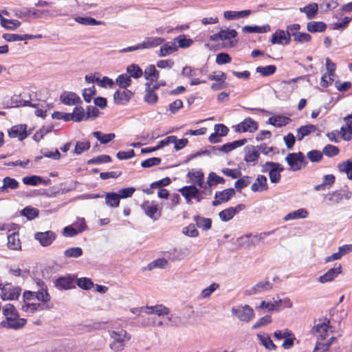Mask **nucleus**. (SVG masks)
<instances>
[{
  "instance_id": "obj_17",
  "label": "nucleus",
  "mask_w": 352,
  "mask_h": 352,
  "mask_svg": "<svg viewBox=\"0 0 352 352\" xmlns=\"http://www.w3.org/2000/svg\"><path fill=\"white\" fill-rule=\"evenodd\" d=\"M34 238L39 241L42 246H48L55 240L56 234L52 231L36 232Z\"/></svg>"
},
{
  "instance_id": "obj_56",
  "label": "nucleus",
  "mask_w": 352,
  "mask_h": 352,
  "mask_svg": "<svg viewBox=\"0 0 352 352\" xmlns=\"http://www.w3.org/2000/svg\"><path fill=\"white\" fill-rule=\"evenodd\" d=\"M64 255L67 258H78L82 255V250L81 248H70L64 252Z\"/></svg>"
},
{
  "instance_id": "obj_6",
  "label": "nucleus",
  "mask_w": 352,
  "mask_h": 352,
  "mask_svg": "<svg viewBox=\"0 0 352 352\" xmlns=\"http://www.w3.org/2000/svg\"><path fill=\"white\" fill-rule=\"evenodd\" d=\"M237 133H254L258 129V124L251 118H246L242 122L234 126Z\"/></svg>"
},
{
  "instance_id": "obj_54",
  "label": "nucleus",
  "mask_w": 352,
  "mask_h": 352,
  "mask_svg": "<svg viewBox=\"0 0 352 352\" xmlns=\"http://www.w3.org/2000/svg\"><path fill=\"white\" fill-rule=\"evenodd\" d=\"M292 36L295 42L300 44L309 43L311 40V35L306 32L293 33Z\"/></svg>"
},
{
  "instance_id": "obj_11",
  "label": "nucleus",
  "mask_w": 352,
  "mask_h": 352,
  "mask_svg": "<svg viewBox=\"0 0 352 352\" xmlns=\"http://www.w3.org/2000/svg\"><path fill=\"white\" fill-rule=\"evenodd\" d=\"M245 208V206L243 204H240L235 207H230L221 211L219 213V217L222 221L226 222L231 220L236 214L243 210Z\"/></svg>"
},
{
  "instance_id": "obj_21",
  "label": "nucleus",
  "mask_w": 352,
  "mask_h": 352,
  "mask_svg": "<svg viewBox=\"0 0 352 352\" xmlns=\"http://www.w3.org/2000/svg\"><path fill=\"white\" fill-rule=\"evenodd\" d=\"M132 96L133 93L130 90L126 89V88L122 91L118 90L113 94L114 102L116 104H121L124 102H127L130 100Z\"/></svg>"
},
{
  "instance_id": "obj_8",
  "label": "nucleus",
  "mask_w": 352,
  "mask_h": 352,
  "mask_svg": "<svg viewBox=\"0 0 352 352\" xmlns=\"http://www.w3.org/2000/svg\"><path fill=\"white\" fill-rule=\"evenodd\" d=\"M285 161L289 165V170L296 171L305 166L307 162L305 155H287Z\"/></svg>"
},
{
  "instance_id": "obj_60",
  "label": "nucleus",
  "mask_w": 352,
  "mask_h": 352,
  "mask_svg": "<svg viewBox=\"0 0 352 352\" xmlns=\"http://www.w3.org/2000/svg\"><path fill=\"white\" fill-rule=\"evenodd\" d=\"M283 38H285V31L284 30H277L276 31L272 36L271 43L272 44H283Z\"/></svg>"
},
{
  "instance_id": "obj_33",
  "label": "nucleus",
  "mask_w": 352,
  "mask_h": 352,
  "mask_svg": "<svg viewBox=\"0 0 352 352\" xmlns=\"http://www.w3.org/2000/svg\"><path fill=\"white\" fill-rule=\"evenodd\" d=\"M146 94L144 96V100L148 104H155L157 102L158 97L155 93V91L151 89V82H146Z\"/></svg>"
},
{
  "instance_id": "obj_9",
  "label": "nucleus",
  "mask_w": 352,
  "mask_h": 352,
  "mask_svg": "<svg viewBox=\"0 0 352 352\" xmlns=\"http://www.w3.org/2000/svg\"><path fill=\"white\" fill-rule=\"evenodd\" d=\"M276 148L268 146L265 144H261L259 146L247 145L244 148L245 154H268L272 152L273 154L278 153Z\"/></svg>"
},
{
  "instance_id": "obj_2",
  "label": "nucleus",
  "mask_w": 352,
  "mask_h": 352,
  "mask_svg": "<svg viewBox=\"0 0 352 352\" xmlns=\"http://www.w3.org/2000/svg\"><path fill=\"white\" fill-rule=\"evenodd\" d=\"M188 142V140L187 138H182L178 140L176 136L170 135L160 141L155 146H146L142 148L141 147L142 144L140 142L133 143V146L135 148H140V153L144 154L154 152L160 148L168 146L170 144H173L175 149L177 151L184 148Z\"/></svg>"
},
{
  "instance_id": "obj_34",
  "label": "nucleus",
  "mask_w": 352,
  "mask_h": 352,
  "mask_svg": "<svg viewBox=\"0 0 352 352\" xmlns=\"http://www.w3.org/2000/svg\"><path fill=\"white\" fill-rule=\"evenodd\" d=\"M225 180L223 177L218 176L214 173H210L208 177L207 184H206L207 186V190H208L209 194L212 193V190L210 187L217 184H223Z\"/></svg>"
},
{
  "instance_id": "obj_14",
  "label": "nucleus",
  "mask_w": 352,
  "mask_h": 352,
  "mask_svg": "<svg viewBox=\"0 0 352 352\" xmlns=\"http://www.w3.org/2000/svg\"><path fill=\"white\" fill-rule=\"evenodd\" d=\"M342 270L341 265L336 264L333 268L329 269L325 274L319 277V282L325 283L333 280L336 277L342 273Z\"/></svg>"
},
{
  "instance_id": "obj_57",
  "label": "nucleus",
  "mask_w": 352,
  "mask_h": 352,
  "mask_svg": "<svg viewBox=\"0 0 352 352\" xmlns=\"http://www.w3.org/2000/svg\"><path fill=\"white\" fill-rule=\"evenodd\" d=\"M23 182L29 186H36L41 184L43 178L37 175H32L30 177H25L22 179Z\"/></svg>"
},
{
  "instance_id": "obj_59",
  "label": "nucleus",
  "mask_w": 352,
  "mask_h": 352,
  "mask_svg": "<svg viewBox=\"0 0 352 352\" xmlns=\"http://www.w3.org/2000/svg\"><path fill=\"white\" fill-rule=\"evenodd\" d=\"M175 41L178 43L179 47L181 48H187L192 44V40L187 38L184 34L179 35L175 38Z\"/></svg>"
},
{
  "instance_id": "obj_36",
  "label": "nucleus",
  "mask_w": 352,
  "mask_h": 352,
  "mask_svg": "<svg viewBox=\"0 0 352 352\" xmlns=\"http://www.w3.org/2000/svg\"><path fill=\"white\" fill-rule=\"evenodd\" d=\"M178 47L173 43H166L161 46L159 56L164 57L173 54L176 52Z\"/></svg>"
},
{
  "instance_id": "obj_62",
  "label": "nucleus",
  "mask_w": 352,
  "mask_h": 352,
  "mask_svg": "<svg viewBox=\"0 0 352 352\" xmlns=\"http://www.w3.org/2000/svg\"><path fill=\"white\" fill-rule=\"evenodd\" d=\"M219 35L221 36V41L230 40L237 36V32L234 29L221 30L219 32Z\"/></svg>"
},
{
  "instance_id": "obj_39",
  "label": "nucleus",
  "mask_w": 352,
  "mask_h": 352,
  "mask_svg": "<svg viewBox=\"0 0 352 352\" xmlns=\"http://www.w3.org/2000/svg\"><path fill=\"white\" fill-rule=\"evenodd\" d=\"M93 136L96 138L101 144H107L115 138L116 135L113 133H103L101 131H94Z\"/></svg>"
},
{
  "instance_id": "obj_31",
  "label": "nucleus",
  "mask_w": 352,
  "mask_h": 352,
  "mask_svg": "<svg viewBox=\"0 0 352 352\" xmlns=\"http://www.w3.org/2000/svg\"><path fill=\"white\" fill-rule=\"evenodd\" d=\"M349 199L350 196L345 195L342 191H334L327 195L326 197L331 204H336L340 203L343 198Z\"/></svg>"
},
{
  "instance_id": "obj_50",
  "label": "nucleus",
  "mask_w": 352,
  "mask_h": 352,
  "mask_svg": "<svg viewBox=\"0 0 352 352\" xmlns=\"http://www.w3.org/2000/svg\"><path fill=\"white\" fill-rule=\"evenodd\" d=\"M116 83L121 88L126 89L131 84V79L126 74L119 75L116 79Z\"/></svg>"
},
{
  "instance_id": "obj_29",
  "label": "nucleus",
  "mask_w": 352,
  "mask_h": 352,
  "mask_svg": "<svg viewBox=\"0 0 352 352\" xmlns=\"http://www.w3.org/2000/svg\"><path fill=\"white\" fill-rule=\"evenodd\" d=\"M144 74L145 79L151 82L157 81L160 77V72L153 65H148L145 69Z\"/></svg>"
},
{
  "instance_id": "obj_47",
  "label": "nucleus",
  "mask_w": 352,
  "mask_h": 352,
  "mask_svg": "<svg viewBox=\"0 0 352 352\" xmlns=\"http://www.w3.org/2000/svg\"><path fill=\"white\" fill-rule=\"evenodd\" d=\"M1 25L7 30H15L21 25V22L18 20L7 19L1 17Z\"/></svg>"
},
{
  "instance_id": "obj_5",
  "label": "nucleus",
  "mask_w": 352,
  "mask_h": 352,
  "mask_svg": "<svg viewBox=\"0 0 352 352\" xmlns=\"http://www.w3.org/2000/svg\"><path fill=\"white\" fill-rule=\"evenodd\" d=\"M329 327V320L328 319L320 318L315 321L311 331L318 339L323 340L328 336Z\"/></svg>"
},
{
  "instance_id": "obj_61",
  "label": "nucleus",
  "mask_w": 352,
  "mask_h": 352,
  "mask_svg": "<svg viewBox=\"0 0 352 352\" xmlns=\"http://www.w3.org/2000/svg\"><path fill=\"white\" fill-rule=\"evenodd\" d=\"M14 15L20 19L26 20L27 18L31 16V9L28 8L14 9Z\"/></svg>"
},
{
  "instance_id": "obj_3",
  "label": "nucleus",
  "mask_w": 352,
  "mask_h": 352,
  "mask_svg": "<svg viewBox=\"0 0 352 352\" xmlns=\"http://www.w3.org/2000/svg\"><path fill=\"white\" fill-rule=\"evenodd\" d=\"M247 142V139H241L228 142L223 145H208L204 148L197 151L195 154H217L219 153H228L238 147L243 146Z\"/></svg>"
},
{
  "instance_id": "obj_1",
  "label": "nucleus",
  "mask_w": 352,
  "mask_h": 352,
  "mask_svg": "<svg viewBox=\"0 0 352 352\" xmlns=\"http://www.w3.org/2000/svg\"><path fill=\"white\" fill-rule=\"evenodd\" d=\"M2 313L5 320L1 322L0 325L3 328L19 329L26 324V320L19 318L18 311L12 304L8 303L3 306Z\"/></svg>"
},
{
  "instance_id": "obj_40",
  "label": "nucleus",
  "mask_w": 352,
  "mask_h": 352,
  "mask_svg": "<svg viewBox=\"0 0 352 352\" xmlns=\"http://www.w3.org/2000/svg\"><path fill=\"white\" fill-rule=\"evenodd\" d=\"M106 204L111 208H117L120 204L119 195L116 192L107 193L105 197Z\"/></svg>"
},
{
  "instance_id": "obj_30",
  "label": "nucleus",
  "mask_w": 352,
  "mask_h": 352,
  "mask_svg": "<svg viewBox=\"0 0 352 352\" xmlns=\"http://www.w3.org/2000/svg\"><path fill=\"white\" fill-rule=\"evenodd\" d=\"M267 189V178L263 175H258L256 182L251 186V190L254 192L263 191Z\"/></svg>"
},
{
  "instance_id": "obj_45",
  "label": "nucleus",
  "mask_w": 352,
  "mask_h": 352,
  "mask_svg": "<svg viewBox=\"0 0 352 352\" xmlns=\"http://www.w3.org/2000/svg\"><path fill=\"white\" fill-rule=\"evenodd\" d=\"M315 130L316 126L313 124H308L300 126L297 130L296 137L298 140H301L304 138V137L308 135L311 131H314Z\"/></svg>"
},
{
  "instance_id": "obj_28",
  "label": "nucleus",
  "mask_w": 352,
  "mask_h": 352,
  "mask_svg": "<svg viewBox=\"0 0 352 352\" xmlns=\"http://www.w3.org/2000/svg\"><path fill=\"white\" fill-rule=\"evenodd\" d=\"M271 30L270 25L267 24L262 26L258 25H246L243 28V31L248 33H258L263 34L270 32Z\"/></svg>"
},
{
  "instance_id": "obj_4",
  "label": "nucleus",
  "mask_w": 352,
  "mask_h": 352,
  "mask_svg": "<svg viewBox=\"0 0 352 352\" xmlns=\"http://www.w3.org/2000/svg\"><path fill=\"white\" fill-rule=\"evenodd\" d=\"M111 338L110 349L114 352H119L124 349L126 342L131 339V336L123 329H118L109 331Z\"/></svg>"
},
{
  "instance_id": "obj_49",
  "label": "nucleus",
  "mask_w": 352,
  "mask_h": 352,
  "mask_svg": "<svg viewBox=\"0 0 352 352\" xmlns=\"http://www.w3.org/2000/svg\"><path fill=\"white\" fill-rule=\"evenodd\" d=\"M76 21L80 24L85 25H98L103 23L102 21H97L94 18L89 16H78L75 19Z\"/></svg>"
},
{
  "instance_id": "obj_37",
  "label": "nucleus",
  "mask_w": 352,
  "mask_h": 352,
  "mask_svg": "<svg viewBox=\"0 0 352 352\" xmlns=\"http://www.w3.org/2000/svg\"><path fill=\"white\" fill-rule=\"evenodd\" d=\"M308 212L307 210L304 208H300L297 210L288 213L284 217L285 221L293 220V219H305L307 217Z\"/></svg>"
},
{
  "instance_id": "obj_52",
  "label": "nucleus",
  "mask_w": 352,
  "mask_h": 352,
  "mask_svg": "<svg viewBox=\"0 0 352 352\" xmlns=\"http://www.w3.org/2000/svg\"><path fill=\"white\" fill-rule=\"evenodd\" d=\"M194 219L199 228H201L204 230H208L211 228V219L208 218H203L199 216H195Z\"/></svg>"
},
{
  "instance_id": "obj_42",
  "label": "nucleus",
  "mask_w": 352,
  "mask_h": 352,
  "mask_svg": "<svg viewBox=\"0 0 352 352\" xmlns=\"http://www.w3.org/2000/svg\"><path fill=\"white\" fill-rule=\"evenodd\" d=\"M71 120L76 122H79L82 120H85L86 113H85L84 109L81 106L76 107L72 113H70Z\"/></svg>"
},
{
  "instance_id": "obj_55",
  "label": "nucleus",
  "mask_w": 352,
  "mask_h": 352,
  "mask_svg": "<svg viewBox=\"0 0 352 352\" xmlns=\"http://www.w3.org/2000/svg\"><path fill=\"white\" fill-rule=\"evenodd\" d=\"M76 284L80 288L85 290H89L94 287L92 280L86 277L78 278L76 280Z\"/></svg>"
},
{
  "instance_id": "obj_24",
  "label": "nucleus",
  "mask_w": 352,
  "mask_h": 352,
  "mask_svg": "<svg viewBox=\"0 0 352 352\" xmlns=\"http://www.w3.org/2000/svg\"><path fill=\"white\" fill-rule=\"evenodd\" d=\"M252 13L250 10H244L241 11L228 10L223 12V16L227 20H236L240 18H244Z\"/></svg>"
},
{
  "instance_id": "obj_51",
  "label": "nucleus",
  "mask_w": 352,
  "mask_h": 352,
  "mask_svg": "<svg viewBox=\"0 0 352 352\" xmlns=\"http://www.w3.org/2000/svg\"><path fill=\"white\" fill-rule=\"evenodd\" d=\"M179 192L185 198H193L198 193V189L194 186H188L181 188Z\"/></svg>"
},
{
  "instance_id": "obj_10",
  "label": "nucleus",
  "mask_w": 352,
  "mask_h": 352,
  "mask_svg": "<svg viewBox=\"0 0 352 352\" xmlns=\"http://www.w3.org/2000/svg\"><path fill=\"white\" fill-rule=\"evenodd\" d=\"M273 284L267 280L261 281L244 292L245 296H252L272 289Z\"/></svg>"
},
{
  "instance_id": "obj_15",
  "label": "nucleus",
  "mask_w": 352,
  "mask_h": 352,
  "mask_svg": "<svg viewBox=\"0 0 352 352\" xmlns=\"http://www.w3.org/2000/svg\"><path fill=\"white\" fill-rule=\"evenodd\" d=\"M8 135L12 138H18L22 141L28 137L27 126L25 124H19L13 126L9 131Z\"/></svg>"
},
{
  "instance_id": "obj_38",
  "label": "nucleus",
  "mask_w": 352,
  "mask_h": 352,
  "mask_svg": "<svg viewBox=\"0 0 352 352\" xmlns=\"http://www.w3.org/2000/svg\"><path fill=\"white\" fill-rule=\"evenodd\" d=\"M3 186L0 187V192H6L8 188L14 190L19 187V182L15 179L10 177H6L3 180Z\"/></svg>"
},
{
  "instance_id": "obj_13",
  "label": "nucleus",
  "mask_w": 352,
  "mask_h": 352,
  "mask_svg": "<svg viewBox=\"0 0 352 352\" xmlns=\"http://www.w3.org/2000/svg\"><path fill=\"white\" fill-rule=\"evenodd\" d=\"M21 289L18 287H13L10 284L4 286L2 289L1 298L3 300H14L18 299L20 296Z\"/></svg>"
},
{
  "instance_id": "obj_35",
  "label": "nucleus",
  "mask_w": 352,
  "mask_h": 352,
  "mask_svg": "<svg viewBox=\"0 0 352 352\" xmlns=\"http://www.w3.org/2000/svg\"><path fill=\"white\" fill-rule=\"evenodd\" d=\"M318 10V6L317 3H309L307 6L300 8V12L306 14L308 19H312L315 17Z\"/></svg>"
},
{
  "instance_id": "obj_43",
  "label": "nucleus",
  "mask_w": 352,
  "mask_h": 352,
  "mask_svg": "<svg viewBox=\"0 0 352 352\" xmlns=\"http://www.w3.org/2000/svg\"><path fill=\"white\" fill-rule=\"evenodd\" d=\"M257 338L261 344L268 350H274L276 346L267 334H258Z\"/></svg>"
},
{
  "instance_id": "obj_25",
  "label": "nucleus",
  "mask_w": 352,
  "mask_h": 352,
  "mask_svg": "<svg viewBox=\"0 0 352 352\" xmlns=\"http://www.w3.org/2000/svg\"><path fill=\"white\" fill-rule=\"evenodd\" d=\"M290 122L291 119L288 117L283 116H275L269 118L267 123L276 127H282L286 126Z\"/></svg>"
},
{
  "instance_id": "obj_26",
  "label": "nucleus",
  "mask_w": 352,
  "mask_h": 352,
  "mask_svg": "<svg viewBox=\"0 0 352 352\" xmlns=\"http://www.w3.org/2000/svg\"><path fill=\"white\" fill-rule=\"evenodd\" d=\"M144 313L147 315L155 314L158 316L168 315V309L162 305H157L152 307H146L144 309Z\"/></svg>"
},
{
  "instance_id": "obj_22",
  "label": "nucleus",
  "mask_w": 352,
  "mask_h": 352,
  "mask_svg": "<svg viewBox=\"0 0 352 352\" xmlns=\"http://www.w3.org/2000/svg\"><path fill=\"white\" fill-rule=\"evenodd\" d=\"M270 232H263L260 234L258 236V239H263L266 236L270 234ZM257 236H251V235H245L237 239L238 243L241 246H249L250 244L254 243V241L257 239Z\"/></svg>"
},
{
  "instance_id": "obj_18",
  "label": "nucleus",
  "mask_w": 352,
  "mask_h": 352,
  "mask_svg": "<svg viewBox=\"0 0 352 352\" xmlns=\"http://www.w3.org/2000/svg\"><path fill=\"white\" fill-rule=\"evenodd\" d=\"M266 166L270 167L269 176L272 183H278L280 179V172L283 170V168L278 164L273 162L266 163Z\"/></svg>"
},
{
  "instance_id": "obj_63",
  "label": "nucleus",
  "mask_w": 352,
  "mask_h": 352,
  "mask_svg": "<svg viewBox=\"0 0 352 352\" xmlns=\"http://www.w3.org/2000/svg\"><path fill=\"white\" fill-rule=\"evenodd\" d=\"M21 214L26 217L28 219L32 220L38 216V210L34 208L25 207L21 211Z\"/></svg>"
},
{
  "instance_id": "obj_64",
  "label": "nucleus",
  "mask_w": 352,
  "mask_h": 352,
  "mask_svg": "<svg viewBox=\"0 0 352 352\" xmlns=\"http://www.w3.org/2000/svg\"><path fill=\"white\" fill-rule=\"evenodd\" d=\"M339 170L347 174L349 179H352V162L346 161L339 165Z\"/></svg>"
},
{
  "instance_id": "obj_58",
  "label": "nucleus",
  "mask_w": 352,
  "mask_h": 352,
  "mask_svg": "<svg viewBox=\"0 0 352 352\" xmlns=\"http://www.w3.org/2000/svg\"><path fill=\"white\" fill-rule=\"evenodd\" d=\"M43 309L44 306L40 303H25L22 306L23 311L32 314L37 310H42Z\"/></svg>"
},
{
  "instance_id": "obj_12",
  "label": "nucleus",
  "mask_w": 352,
  "mask_h": 352,
  "mask_svg": "<svg viewBox=\"0 0 352 352\" xmlns=\"http://www.w3.org/2000/svg\"><path fill=\"white\" fill-rule=\"evenodd\" d=\"M234 195L235 190L232 188L216 192L214 200L212 201V204L214 206H217L223 202L228 201Z\"/></svg>"
},
{
  "instance_id": "obj_53",
  "label": "nucleus",
  "mask_w": 352,
  "mask_h": 352,
  "mask_svg": "<svg viewBox=\"0 0 352 352\" xmlns=\"http://www.w3.org/2000/svg\"><path fill=\"white\" fill-rule=\"evenodd\" d=\"M340 138V139H343L346 141H349L352 139V128L349 124V122L346 123V126H342L339 131Z\"/></svg>"
},
{
  "instance_id": "obj_48",
  "label": "nucleus",
  "mask_w": 352,
  "mask_h": 352,
  "mask_svg": "<svg viewBox=\"0 0 352 352\" xmlns=\"http://www.w3.org/2000/svg\"><path fill=\"white\" fill-rule=\"evenodd\" d=\"M276 71V67L273 65L267 66H258L256 68V72L261 74L263 76H269L274 74Z\"/></svg>"
},
{
  "instance_id": "obj_16",
  "label": "nucleus",
  "mask_w": 352,
  "mask_h": 352,
  "mask_svg": "<svg viewBox=\"0 0 352 352\" xmlns=\"http://www.w3.org/2000/svg\"><path fill=\"white\" fill-rule=\"evenodd\" d=\"M145 214L153 220H157L161 217V211L154 203L146 201L142 206Z\"/></svg>"
},
{
  "instance_id": "obj_32",
  "label": "nucleus",
  "mask_w": 352,
  "mask_h": 352,
  "mask_svg": "<svg viewBox=\"0 0 352 352\" xmlns=\"http://www.w3.org/2000/svg\"><path fill=\"white\" fill-rule=\"evenodd\" d=\"M307 29L311 33L323 32L327 29V25L322 21H311L307 23Z\"/></svg>"
},
{
  "instance_id": "obj_41",
  "label": "nucleus",
  "mask_w": 352,
  "mask_h": 352,
  "mask_svg": "<svg viewBox=\"0 0 352 352\" xmlns=\"http://www.w3.org/2000/svg\"><path fill=\"white\" fill-rule=\"evenodd\" d=\"M72 285V279L69 277H60L55 281V286L59 289H70Z\"/></svg>"
},
{
  "instance_id": "obj_23",
  "label": "nucleus",
  "mask_w": 352,
  "mask_h": 352,
  "mask_svg": "<svg viewBox=\"0 0 352 352\" xmlns=\"http://www.w3.org/2000/svg\"><path fill=\"white\" fill-rule=\"evenodd\" d=\"M164 42V39L160 37H146L140 43L142 50L155 47Z\"/></svg>"
},
{
  "instance_id": "obj_46",
  "label": "nucleus",
  "mask_w": 352,
  "mask_h": 352,
  "mask_svg": "<svg viewBox=\"0 0 352 352\" xmlns=\"http://www.w3.org/2000/svg\"><path fill=\"white\" fill-rule=\"evenodd\" d=\"M126 72L129 74V76H130V78H139L143 74L142 69L135 64H131L129 65L126 68Z\"/></svg>"
},
{
  "instance_id": "obj_27",
  "label": "nucleus",
  "mask_w": 352,
  "mask_h": 352,
  "mask_svg": "<svg viewBox=\"0 0 352 352\" xmlns=\"http://www.w3.org/2000/svg\"><path fill=\"white\" fill-rule=\"evenodd\" d=\"M8 248L12 250H19L21 249V241L19 233L14 232L8 236Z\"/></svg>"
},
{
  "instance_id": "obj_7",
  "label": "nucleus",
  "mask_w": 352,
  "mask_h": 352,
  "mask_svg": "<svg viewBox=\"0 0 352 352\" xmlns=\"http://www.w3.org/2000/svg\"><path fill=\"white\" fill-rule=\"evenodd\" d=\"M232 312L241 321L246 322L250 321L254 316V310L249 305H245L238 308L233 307Z\"/></svg>"
},
{
  "instance_id": "obj_20",
  "label": "nucleus",
  "mask_w": 352,
  "mask_h": 352,
  "mask_svg": "<svg viewBox=\"0 0 352 352\" xmlns=\"http://www.w3.org/2000/svg\"><path fill=\"white\" fill-rule=\"evenodd\" d=\"M188 175L194 184H197L204 189L203 192L207 191L206 185H204V174L202 172L192 170L188 173Z\"/></svg>"
},
{
  "instance_id": "obj_19",
  "label": "nucleus",
  "mask_w": 352,
  "mask_h": 352,
  "mask_svg": "<svg viewBox=\"0 0 352 352\" xmlns=\"http://www.w3.org/2000/svg\"><path fill=\"white\" fill-rule=\"evenodd\" d=\"M60 101L66 105H74L81 104L80 98L74 92H65L60 96Z\"/></svg>"
},
{
  "instance_id": "obj_44",
  "label": "nucleus",
  "mask_w": 352,
  "mask_h": 352,
  "mask_svg": "<svg viewBox=\"0 0 352 352\" xmlns=\"http://www.w3.org/2000/svg\"><path fill=\"white\" fill-rule=\"evenodd\" d=\"M340 150L337 146L331 144H327L323 148L322 152L318 150H311L307 154H338Z\"/></svg>"
}]
</instances>
